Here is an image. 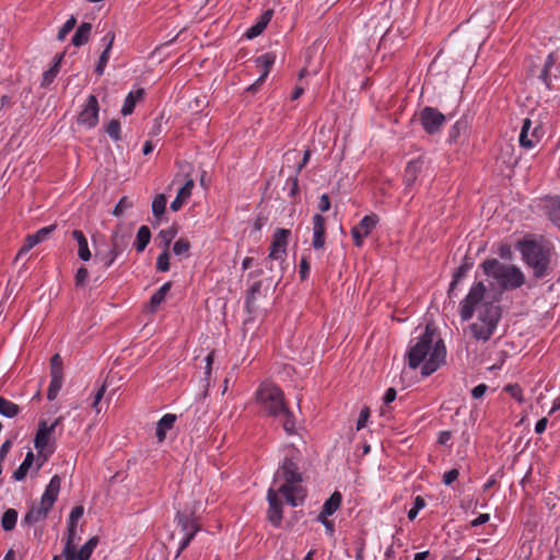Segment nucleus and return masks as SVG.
<instances>
[{"instance_id":"50","label":"nucleus","mask_w":560,"mask_h":560,"mask_svg":"<svg viewBox=\"0 0 560 560\" xmlns=\"http://www.w3.org/2000/svg\"><path fill=\"white\" fill-rule=\"evenodd\" d=\"M84 508L82 505L74 506L68 517V525H78V521L83 516Z\"/></svg>"},{"instance_id":"14","label":"nucleus","mask_w":560,"mask_h":560,"mask_svg":"<svg viewBox=\"0 0 560 560\" xmlns=\"http://www.w3.org/2000/svg\"><path fill=\"white\" fill-rule=\"evenodd\" d=\"M55 230L56 225L51 224L40 228L35 233L27 235L24 245L19 249L16 254V259L26 255L36 245L45 242Z\"/></svg>"},{"instance_id":"16","label":"nucleus","mask_w":560,"mask_h":560,"mask_svg":"<svg viewBox=\"0 0 560 560\" xmlns=\"http://www.w3.org/2000/svg\"><path fill=\"white\" fill-rule=\"evenodd\" d=\"M100 539L97 536L91 537L79 550L77 546L70 549L69 553H62L65 560H90Z\"/></svg>"},{"instance_id":"10","label":"nucleus","mask_w":560,"mask_h":560,"mask_svg":"<svg viewBox=\"0 0 560 560\" xmlns=\"http://www.w3.org/2000/svg\"><path fill=\"white\" fill-rule=\"evenodd\" d=\"M378 222L380 218L375 213L364 215L360 220V222L357 225H354L350 231L353 244L357 247H362L365 237H368L372 233V231L376 228Z\"/></svg>"},{"instance_id":"39","label":"nucleus","mask_w":560,"mask_h":560,"mask_svg":"<svg viewBox=\"0 0 560 560\" xmlns=\"http://www.w3.org/2000/svg\"><path fill=\"white\" fill-rule=\"evenodd\" d=\"M166 197L163 194L156 195L152 201V214L160 219L165 212Z\"/></svg>"},{"instance_id":"64","label":"nucleus","mask_w":560,"mask_h":560,"mask_svg":"<svg viewBox=\"0 0 560 560\" xmlns=\"http://www.w3.org/2000/svg\"><path fill=\"white\" fill-rule=\"evenodd\" d=\"M451 438L452 435L450 431H441L438 436V442L441 445H447L448 442L451 441Z\"/></svg>"},{"instance_id":"17","label":"nucleus","mask_w":560,"mask_h":560,"mask_svg":"<svg viewBox=\"0 0 560 560\" xmlns=\"http://www.w3.org/2000/svg\"><path fill=\"white\" fill-rule=\"evenodd\" d=\"M60 487V477L58 475L52 476L40 497L39 503L51 510L58 499Z\"/></svg>"},{"instance_id":"11","label":"nucleus","mask_w":560,"mask_h":560,"mask_svg":"<svg viewBox=\"0 0 560 560\" xmlns=\"http://www.w3.org/2000/svg\"><path fill=\"white\" fill-rule=\"evenodd\" d=\"M100 106L97 97L89 95L78 116V124L92 129L98 124Z\"/></svg>"},{"instance_id":"33","label":"nucleus","mask_w":560,"mask_h":560,"mask_svg":"<svg viewBox=\"0 0 560 560\" xmlns=\"http://www.w3.org/2000/svg\"><path fill=\"white\" fill-rule=\"evenodd\" d=\"M151 240V232L147 225H141L138 229L135 242V248L138 253H142Z\"/></svg>"},{"instance_id":"56","label":"nucleus","mask_w":560,"mask_h":560,"mask_svg":"<svg viewBox=\"0 0 560 560\" xmlns=\"http://www.w3.org/2000/svg\"><path fill=\"white\" fill-rule=\"evenodd\" d=\"M57 73H58V63H56L55 67H52L44 72V74H43L44 83H46V84L51 83L54 81V79L56 78Z\"/></svg>"},{"instance_id":"48","label":"nucleus","mask_w":560,"mask_h":560,"mask_svg":"<svg viewBox=\"0 0 560 560\" xmlns=\"http://www.w3.org/2000/svg\"><path fill=\"white\" fill-rule=\"evenodd\" d=\"M417 170H418V162L417 161H410L405 170V182L410 185L417 176Z\"/></svg>"},{"instance_id":"54","label":"nucleus","mask_w":560,"mask_h":560,"mask_svg":"<svg viewBox=\"0 0 560 560\" xmlns=\"http://www.w3.org/2000/svg\"><path fill=\"white\" fill-rule=\"evenodd\" d=\"M369 418H370V409L368 407L362 408L359 413V418L357 420V430L358 431H360L361 429L366 427Z\"/></svg>"},{"instance_id":"63","label":"nucleus","mask_w":560,"mask_h":560,"mask_svg":"<svg viewBox=\"0 0 560 560\" xmlns=\"http://www.w3.org/2000/svg\"><path fill=\"white\" fill-rule=\"evenodd\" d=\"M547 424H548L547 418L544 417V418L539 419L535 424V433L542 434L546 431Z\"/></svg>"},{"instance_id":"32","label":"nucleus","mask_w":560,"mask_h":560,"mask_svg":"<svg viewBox=\"0 0 560 560\" xmlns=\"http://www.w3.org/2000/svg\"><path fill=\"white\" fill-rule=\"evenodd\" d=\"M80 539L81 536L78 525L67 524V537L62 549V553H69L70 549L75 547Z\"/></svg>"},{"instance_id":"28","label":"nucleus","mask_w":560,"mask_h":560,"mask_svg":"<svg viewBox=\"0 0 560 560\" xmlns=\"http://www.w3.org/2000/svg\"><path fill=\"white\" fill-rule=\"evenodd\" d=\"M34 463L36 464L35 455L32 451H28L23 459V462L20 464V466L14 470L13 472V479L15 481H22L26 475L28 474L30 469L33 467Z\"/></svg>"},{"instance_id":"4","label":"nucleus","mask_w":560,"mask_h":560,"mask_svg":"<svg viewBox=\"0 0 560 560\" xmlns=\"http://www.w3.org/2000/svg\"><path fill=\"white\" fill-rule=\"evenodd\" d=\"M256 402L266 416L281 422L287 434L296 433L294 415L289 410L280 387L270 382L261 383L256 392Z\"/></svg>"},{"instance_id":"44","label":"nucleus","mask_w":560,"mask_h":560,"mask_svg":"<svg viewBox=\"0 0 560 560\" xmlns=\"http://www.w3.org/2000/svg\"><path fill=\"white\" fill-rule=\"evenodd\" d=\"M425 505H427L425 500L421 495H417L413 499L412 508L408 511V514H407L408 518L410 521L416 520V517L418 516L419 512L421 510H423L425 508Z\"/></svg>"},{"instance_id":"12","label":"nucleus","mask_w":560,"mask_h":560,"mask_svg":"<svg viewBox=\"0 0 560 560\" xmlns=\"http://www.w3.org/2000/svg\"><path fill=\"white\" fill-rule=\"evenodd\" d=\"M291 236V231L283 228H278L272 234V242L268 258L270 260L283 261L287 255L288 242Z\"/></svg>"},{"instance_id":"15","label":"nucleus","mask_w":560,"mask_h":560,"mask_svg":"<svg viewBox=\"0 0 560 560\" xmlns=\"http://www.w3.org/2000/svg\"><path fill=\"white\" fill-rule=\"evenodd\" d=\"M518 142L522 148L527 150L535 148L539 142L538 128L532 130V120L529 118L523 120Z\"/></svg>"},{"instance_id":"58","label":"nucleus","mask_w":560,"mask_h":560,"mask_svg":"<svg viewBox=\"0 0 560 560\" xmlns=\"http://www.w3.org/2000/svg\"><path fill=\"white\" fill-rule=\"evenodd\" d=\"M490 520V515L488 513H481L476 518L470 521L471 527H478L486 523H488Z\"/></svg>"},{"instance_id":"37","label":"nucleus","mask_w":560,"mask_h":560,"mask_svg":"<svg viewBox=\"0 0 560 560\" xmlns=\"http://www.w3.org/2000/svg\"><path fill=\"white\" fill-rule=\"evenodd\" d=\"M18 511L14 509H8L1 517V526L4 532H11L14 529L18 522Z\"/></svg>"},{"instance_id":"60","label":"nucleus","mask_w":560,"mask_h":560,"mask_svg":"<svg viewBox=\"0 0 560 560\" xmlns=\"http://www.w3.org/2000/svg\"><path fill=\"white\" fill-rule=\"evenodd\" d=\"M318 209L320 212H327L330 209V199L327 194H323L319 197Z\"/></svg>"},{"instance_id":"36","label":"nucleus","mask_w":560,"mask_h":560,"mask_svg":"<svg viewBox=\"0 0 560 560\" xmlns=\"http://www.w3.org/2000/svg\"><path fill=\"white\" fill-rule=\"evenodd\" d=\"M171 282H165L164 284H162L159 290H156L151 299H150V306H151V310L152 311H155L160 304L165 300V296L167 294V292L170 291L171 289Z\"/></svg>"},{"instance_id":"40","label":"nucleus","mask_w":560,"mask_h":560,"mask_svg":"<svg viewBox=\"0 0 560 560\" xmlns=\"http://www.w3.org/2000/svg\"><path fill=\"white\" fill-rule=\"evenodd\" d=\"M177 235V229L173 225L167 229H163L159 232V237L164 246V249L168 250L172 241Z\"/></svg>"},{"instance_id":"43","label":"nucleus","mask_w":560,"mask_h":560,"mask_svg":"<svg viewBox=\"0 0 560 560\" xmlns=\"http://www.w3.org/2000/svg\"><path fill=\"white\" fill-rule=\"evenodd\" d=\"M77 24V19L74 15H71L60 27L57 34V39L59 42H63L67 37V35L74 28Z\"/></svg>"},{"instance_id":"1","label":"nucleus","mask_w":560,"mask_h":560,"mask_svg":"<svg viewBox=\"0 0 560 560\" xmlns=\"http://www.w3.org/2000/svg\"><path fill=\"white\" fill-rule=\"evenodd\" d=\"M475 313H477V319L469 326L470 334L476 340L488 341L497 329L502 311L498 303L489 299L487 287L482 281L472 283L459 303L462 322L470 320Z\"/></svg>"},{"instance_id":"45","label":"nucleus","mask_w":560,"mask_h":560,"mask_svg":"<svg viewBox=\"0 0 560 560\" xmlns=\"http://www.w3.org/2000/svg\"><path fill=\"white\" fill-rule=\"evenodd\" d=\"M133 207L132 201H130L127 197H121L118 202L115 205L112 213L113 215L119 218L124 214L127 209Z\"/></svg>"},{"instance_id":"19","label":"nucleus","mask_w":560,"mask_h":560,"mask_svg":"<svg viewBox=\"0 0 560 560\" xmlns=\"http://www.w3.org/2000/svg\"><path fill=\"white\" fill-rule=\"evenodd\" d=\"M49 511L50 509L46 508L45 505H42V503H39L38 505H32L24 515V517L22 518V526L32 527L36 523L45 521Z\"/></svg>"},{"instance_id":"27","label":"nucleus","mask_w":560,"mask_h":560,"mask_svg":"<svg viewBox=\"0 0 560 560\" xmlns=\"http://www.w3.org/2000/svg\"><path fill=\"white\" fill-rule=\"evenodd\" d=\"M472 264L469 261H463L454 271L452 281L448 288V296L456 295L455 289L457 284L466 277L467 272L470 270Z\"/></svg>"},{"instance_id":"7","label":"nucleus","mask_w":560,"mask_h":560,"mask_svg":"<svg viewBox=\"0 0 560 560\" xmlns=\"http://www.w3.org/2000/svg\"><path fill=\"white\" fill-rule=\"evenodd\" d=\"M52 433L54 432L48 428V422L46 420H40L38 422L37 431L34 438V447L37 451L35 467L36 472L45 465V463L56 451V442L51 436Z\"/></svg>"},{"instance_id":"62","label":"nucleus","mask_w":560,"mask_h":560,"mask_svg":"<svg viewBox=\"0 0 560 560\" xmlns=\"http://www.w3.org/2000/svg\"><path fill=\"white\" fill-rule=\"evenodd\" d=\"M267 79L266 72H261L256 81L247 88V91L255 92Z\"/></svg>"},{"instance_id":"59","label":"nucleus","mask_w":560,"mask_h":560,"mask_svg":"<svg viewBox=\"0 0 560 560\" xmlns=\"http://www.w3.org/2000/svg\"><path fill=\"white\" fill-rule=\"evenodd\" d=\"M299 273L302 280H305L310 273V264L306 258H302L300 261Z\"/></svg>"},{"instance_id":"23","label":"nucleus","mask_w":560,"mask_h":560,"mask_svg":"<svg viewBox=\"0 0 560 560\" xmlns=\"http://www.w3.org/2000/svg\"><path fill=\"white\" fill-rule=\"evenodd\" d=\"M176 421V416L173 413H165L156 423L155 435L159 442H163L166 433L171 430Z\"/></svg>"},{"instance_id":"21","label":"nucleus","mask_w":560,"mask_h":560,"mask_svg":"<svg viewBox=\"0 0 560 560\" xmlns=\"http://www.w3.org/2000/svg\"><path fill=\"white\" fill-rule=\"evenodd\" d=\"M469 122L466 117H462L454 122L450 128L448 139L450 143H458L463 137H467Z\"/></svg>"},{"instance_id":"38","label":"nucleus","mask_w":560,"mask_h":560,"mask_svg":"<svg viewBox=\"0 0 560 560\" xmlns=\"http://www.w3.org/2000/svg\"><path fill=\"white\" fill-rule=\"evenodd\" d=\"M61 387H62V376H56V374L51 375L49 387L47 390V399L49 401L55 400L57 398Z\"/></svg>"},{"instance_id":"3","label":"nucleus","mask_w":560,"mask_h":560,"mask_svg":"<svg viewBox=\"0 0 560 560\" xmlns=\"http://www.w3.org/2000/svg\"><path fill=\"white\" fill-rule=\"evenodd\" d=\"M283 452L284 456L275 474L273 481H282L278 487V492L291 506L296 508L302 505L305 499V491L301 486L303 477L299 467L302 455L293 445L285 446Z\"/></svg>"},{"instance_id":"61","label":"nucleus","mask_w":560,"mask_h":560,"mask_svg":"<svg viewBox=\"0 0 560 560\" xmlns=\"http://www.w3.org/2000/svg\"><path fill=\"white\" fill-rule=\"evenodd\" d=\"M396 396H397L396 389L393 387H389L386 389V392L383 396V402L385 405H389L390 402H393L396 399Z\"/></svg>"},{"instance_id":"42","label":"nucleus","mask_w":560,"mask_h":560,"mask_svg":"<svg viewBox=\"0 0 560 560\" xmlns=\"http://www.w3.org/2000/svg\"><path fill=\"white\" fill-rule=\"evenodd\" d=\"M190 243L186 238H179L173 244V253L178 257H188Z\"/></svg>"},{"instance_id":"30","label":"nucleus","mask_w":560,"mask_h":560,"mask_svg":"<svg viewBox=\"0 0 560 560\" xmlns=\"http://www.w3.org/2000/svg\"><path fill=\"white\" fill-rule=\"evenodd\" d=\"M342 502V495L340 492L335 491L323 504L322 511L319 514L324 516H331L337 512Z\"/></svg>"},{"instance_id":"52","label":"nucleus","mask_w":560,"mask_h":560,"mask_svg":"<svg viewBox=\"0 0 560 560\" xmlns=\"http://www.w3.org/2000/svg\"><path fill=\"white\" fill-rule=\"evenodd\" d=\"M89 271L85 267H80L74 276L75 287H83L88 280Z\"/></svg>"},{"instance_id":"25","label":"nucleus","mask_w":560,"mask_h":560,"mask_svg":"<svg viewBox=\"0 0 560 560\" xmlns=\"http://www.w3.org/2000/svg\"><path fill=\"white\" fill-rule=\"evenodd\" d=\"M92 32V24L89 22H82L78 28L75 30L71 43L75 47H81L85 45L89 39Z\"/></svg>"},{"instance_id":"8","label":"nucleus","mask_w":560,"mask_h":560,"mask_svg":"<svg viewBox=\"0 0 560 560\" xmlns=\"http://www.w3.org/2000/svg\"><path fill=\"white\" fill-rule=\"evenodd\" d=\"M175 522L179 528V532L182 533V538L179 539L178 549L176 552V557H178L188 547L190 541L199 532V525L192 517V514H189L185 511H177Z\"/></svg>"},{"instance_id":"9","label":"nucleus","mask_w":560,"mask_h":560,"mask_svg":"<svg viewBox=\"0 0 560 560\" xmlns=\"http://www.w3.org/2000/svg\"><path fill=\"white\" fill-rule=\"evenodd\" d=\"M419 120L428 135L438 133L446 121V117L438 108L425 106L419 114Z\"/></svg>"},{"instance_id":"2","label":"nucleus","mask_w":560,"mask_h":560,"mask_svg":"<svg viewBox=\"0 0 560 560\" xmlns=\"http://www.w3.org/2000/svg\"><path fill=\"white\" fill-rule=\"evenodd\" d=\"M446 349L443 340L429 326L418 337L410 340L407 351L408 366L416 370L421 366V374L429 376L444 364Z\"/></svg>"},{"instance_id":"41","label":"nucleus","mask_w":560,"mask_h":560,"mask_svg":"<svg viewBox=\"0 0 560 560\" xmlns=\"http://www.w3.org/2000/svg\"><path fill=\"white\" fill-rule=\"evenodd\" d=\"M105 131L108 135V137L115 141L118 142L121 139V126L120 122L117 119L110 120L106 127Z\"/></svg>"},{"instance_id":"49","label":"nucleus","mask_w":560,"mask_h":560,"mask_svg":"<svg viewBox=\"0 0 560 560\" xmlns=\"http://www.w3.org/2000/svg\"><path fill=\"white\" fill-rule=\"evenodd\" d=\"M55 374L62 376V360L58 353L54 354L50 360V376Z\"/></svg>"},{"instance_id":"55","label":"nucleus","mask_w":560,"mask_h":560,"mask_svg":"<svg viewBox=\"0 0 560 560\" xmlns=\"http://www.w3.org/2000/svg\"><path fill=\"white\" fill-rule=\"evenodd\" d=\"M298 175L299 174L295 173L293 176H291L287 179V186H289L288 195L290 197H294L298 194V190H299Z\"/></svg>"},{"instance_id":"22","label":"nucleus","mask_w":560,"mask_h":560,"mask_svg":"<svg viewBox=\"0 0 560 560\" xmlns=\"http://www.w3.org/2000/svg\"><path fill=\"white\" fill-rule=\"evenodd\" d=\"M271 18H272V10L265 11L260 15L259 20L254 25H252L249 28L246 30V32H245L246 38L253 39V38L259 36L266 30Z\"/></svg>"},{"instance_id":"47","label":"nucleus","mask_w":560,"mask_h":560,"mask_svg":"<svg viewBox=\"0 0 560 560\" xmlns=\"http://www.w3.org/2000/svg\"><path fill=\"white\" fill-rule=\"evenodd\" d=\"M118 256V252L116 248H110L108 254L101 256L100 254H96V259L102 261V265L104 268H109L114 261L116 260Z\"/></svg>"},{"instance_id":"51","label":"nucleus","mask_w":560,"mask_h":560,"mask_svg":"<svg viewBox=\"0 0 560 560\" xmlns=\"http://www.w3.org/2000/svg\"><path fill=\"white\" fill-rule=\"evenodd\" d=\"M458 477L459 470L457 468H453L443 474L442 481L445 486L451 487L453 482L458 479Z\"/></svg>"},{"instance_id":"29","label":"nucleus","mask_w":560,"mask_h":560,"mask_svg":"<svg viewBox=\"0 0 560 560\" xmlns=\"http://www.w3.org/2000/svg\"><path fill=\"white\" fill-rule=\"evenodd\" d=\"M546 209L550 221L560 229V197L552 196L546 199Z\"/></svg>"},{"instance_id":"34","label":"nucleus","mask_w":560,"mask_h":560,"mask_svg":"<svg viewBox=\"0 0 560 560\" xmlns=\"http://www.w3.org/2000/svg\"><path fill=\"white\" fill-rule=\"evenodd\" d=\"M20 411L21 408L19 405L4 397H0V416L8 419H13L20 413Z\"/></svg>"},{"instance_id":"13","label":"nucleus","mask_w":560,"mask_h":560,"mask_svg":"<svg viewBox=\"0 0 560 560\" xmlns=\"http://www.w3.org/2000/svg\"><path fill=\"white\" fill-rule=\"evenodd\" d=\"M278 490H273L269 488L267 491V501H268V511L267 516L268 521L276 528L281 527L282 524V503L278 498Z\"/></svg>"},{"instance_id":"53","label":"nucleus","mask_w":560,"mask_h":560,"mask_svg":"<svg viewBox=\"0 0 560 560\" xmlns=\"http://www.w3.org/2000/svg\"><path fill=\"white\" fill-rule=\"evenodd\" d=\"M317 521L325 527V530L328 536L332 537L335 534V524L332 521L328 520V516H324L323 514H319L317 516Z\"/></svg>"},{"instance_id":"35","label":"nucleus","mask_w":560,"mask_h":560,"mask_svg":"<svg viewBox=\"0 0 560 560\" xmlns=\"http://www.w3.org/2000/svg\"><path fill=\"white\" fill-rule=\"evenodd\" d=\"M276 62V55L273 52H266L256 58V66L261 69V72H266L267 77Z\"/></svg>"},{"instance_id":"6","label":"nucleus","mask_w":560,"mask_h":560,"mask_svg":"<svg viewBox=\"0 0 560 560\" xmlns=\"http://www.w3.org/2000/svg\"><path fill=\"white\" fill-rule=\"evenodd\" d=\"M482 269L491 287H497L500 292L515 290L525 283V276L520 267L504 264L497 258H489L481 262Z\"/></svg>"},{"instance_id":"20","label":"nucleus","mask_w":560,"mask_h":560,"mask_svg":"<svg viewBox=\"0 0 560 560\" xmlns=\"http://www.w3.org/2000/svg\"><path fill=\"white\" fill-rule=\"evenodd\" d=\"M325 218L319 214L315 213L313 215V240H312V246L314 249H322L325 245Z\"/></svg>"},{"instance_id":"18","label":"nucleus","mask_w":560,"mask_h":560,"mask_svg":"<svg viewBox=\"0 0 560 560\" xmlns=\"http://www.w3.org/2000/svg\"><path fill=\"white\" fill-rule=\"evenodd\" d=\"M115 40V33L113 31H108L101 39L102 44L104 45V49L102 54L100 55L97 65L95 67V72L97 75H102L105 71V68L107 66V62L110 57V51L113 48V44Z\"/></svg>"},{"instance_id":"57","label":"nucleus","mask_w":560,"mask_h":560,"mask_svg":"<svg viewBox=\"0 0 560 560\" xmlns=\"http://www.w3.org/2000/svg\"><path fill=\"white\" fill-rule=\"evenodd\" d=\"M488 390V385L481 383V384H478L477 386H475L471 390V396L475 398V399H480L485 396V394L487 393Z\"/></svg>"},{"instance_id":"24","label":"nucleus","mask_w":560,"mask_h":560,"mask_svg":"<svg viewBox=\"0 0 560 560\" xmlns=\"http://www.w3.org/2000/svg\"><path fill=\"white\" fill-rule=\"evenodd\" d=\"M71 235L78 243L79 258L83 261H89L91 259L92 255H91V252L89 248V243H88V240H86L84 233L80 230H73L71 232Z\"/></svg>"},{"instance_id":"5","label":"nucleus","mask_w":560,"mask_h":560,"mask_svg":"<svg viewBox=\"0 0 560 560\" xmlns=\"http://www.w3.org/2000/svg\"><path fill=\"white\" fill-rule=\"evenodd\" d=\"M523 262L533 270L536 279H542L549 275L551 268L552 245L540 238L525 237L516 244Z\"/></svg>"},{"instance_id":"26","label":"nucleus","mask_w":560,"mask_h":560,"mask_svg":"<svg viewBox=\"0 0 560 560\" xmlns=\"http://www.w3.org/2000/svg\"><path fill=\"white\" fill-rule=\"evenodd\" d=\"M144 95V90L143 89H137L136 91H130L125 101H124V104L121 106V114L124 116H128V115H131L135 110V107L137 105V102L140 101Z\"/></svg>"},{"instance_id":"31","label":"nucleus","mask_w":560,"mask_h":560,"mask_svg":"<svg viewBox=\"0 0 560 560\" xmlns=\"http://www.w3.org/2000/svg\"><path fill=\"white\" fill-rule=\"evenodd\" d=\"M194 187L192 179H188L185 185L178 190L175 199L171 202V210L177 211L184 203V200L187 199L191 195V189Z\"/></svg>"},{"instance_id":"46","label":"nucleus","mask_w":560,"mask_h":560,"mask_svg":"<svg viewBox=\"0 0 560 560\" xmlns=\"http://www.w3.org/2000/svg\"><path fill=\"white\" fill-rule=\"evenodd\" d=\"M156 269L161 272H166L170 270V253L166 249L158 256L156 258Z\"/></svg>"}]
</instances>
